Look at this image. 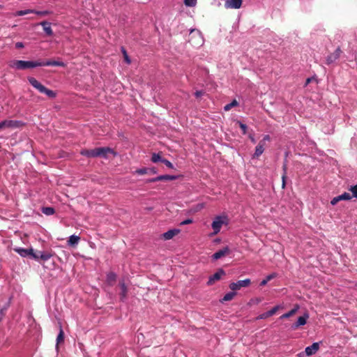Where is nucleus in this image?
Segmentation results:
<instances>
[{
    "mask_svg": "<svg viewBox=\"0 0 357 357\" xmlns=\"http://www.w3.org/2000/svg\"><path fill=\"white\" fill-rule=\"evenodd\" d=\"M144 338V335L142 333H138L137 334V340H138V344L141 346V347H148L149 344H146V343H144L142 341H141V340H142Z\"/></svg>",
    "mask_w": 357,
    "mask_h": 357,
    "instance_id": "nucleus-32",
    "label": "nucleus"
},
{
    "mask_svg": "<svg viewBox=\"0 0 357 357\" xmlns=\"http://www.w3.org/2000/svg\"><path fill=\"white\" fill-rule=\"evenodd\" d=\"M298 309H299V305H296L292 310H291L290 311H289L287 313L283 314L280 317V319H283L289 318L290 317L294 315L296 313V312L298 310Z\"/></svg>",
    "mask_w": 357,
    "mask_h": 357,
    "instance_id": "nucleus-19",
    "label": "nucleus"
},
{
    "mask_svg": "<svg viewBox=\"0 0 357 357\" xmlns=\"http://www.w3.org/2000/svg\"><path fill=\"white\" fill-rule=\"evenodd\" d=\"M310 80H311L310 78H307L306 80V84H309L310 82Z\"/></svg>",
    "mask_w": 357,
    "mask_h": 357,
    "instance_id": "nucleus-51",
    "label": "nucleus"
},
{
    "mask_svg": "<svg viewBox=\"0 0 357 357\" xmlns=\"http://www.w3.org/2000/svg\"><path fill=\"white\" fill-rule=\"evenodd\" d=\"M229 223V219L227 215H217L214 218L211 227L213 230L212 235H216L220 231L222 225H227Z\"/></svg>",
    "mask_w": 357,
    "mask_h": 357,
    "instance_id": "nucleus-3",
    "label": "nucleus"
},
{
    "mask_svg": "<svg viewBox=\"0 0 357 357\" xmlns=\"http://www.w3.org/2000/svg\"><path fill=\"white\" fill-rule=\"evenodd\" d=\"M203 94H204V92H203L202 91H197L195 93V96L197 98H199V97L202 96Z\"/></svg>",
    "mask_w": 357,
    "mask_h": 357,
    "instance_id": "nucleus-44",
    "label": "nucleus"
},
{
    "mask_svg": "<svg viewBox=\"0 0 357 357\" xmlns=\"http://www.w3.org/2000/svg\"><path fill=\"white\" fill-rule=\"evenodd\" d=\"M10 68L15 70H25L28 68H33L39 66H61L64 67L66 64L62 61H22V60H11L8 62Z\"/></svg>",
    "mask_w": 357,
    "mask_h": 357,
    "instance_id": "nucleus-1",
    "label": "nucleus"
},
{
    "mask_svg": "<svg viewBox=\"0 0 357 357\" xmlns=\"http://www.w3.org/2000/svg\"><path fill=\"white\" fill-rule=\"evenodd\" d=\"M242 0H227L225 3L226 8H240L242 5Z\"/></svg>",
    "mask_w": 357,
    "mask_h": 357,
    "instance_id": "nucleus-15",
    "label": "nucleus"
},
{
    "mask_svg": "<svg viewBox=\"0 0 357 357\" xmlns=\"http://www.w3.org/2000/svg\"><path fill=\"white\" fill-rule=\"evenodd\" d=\"M341 52V50L339 47L337 48L333 53L327 56L326 63L329 65L334 63L337 59H339Z\"/></svg>",
    "mask_w": 357,
    "mask_h": 357,
    "instance_id": "nucleus-12",
    "label": "nucleus"
},
{
    "mask_svg": "<svg viewBox=\"0 0 357 357\" xmlns=\"http://www.w3.org/2000/svg\"><path fill=\"white\" fill-rule=\"evenodd\" d=\"M40 25L43 26V30L47 36H52L53 31L51 28V24L50 22L44 21V22H40Z\"/></svg>",
    "mask_w": 357,
    "mask_h": 357,
    "instance_id": "nucleus-18",
    "label": "nucleus"
},
{
    "mask_svg": "<svg viewBox=\"0 0 357 357\" xmlns=\"http://www.w3.org/2000/svg\"><path fill=\"white\" fill-rule=\"evenodd\" d=\"M319 349V343L314 342L311 346L305 348V352L307 356H310L314 354Z\"/></svg>",
    "mask_w": 357,
    "mask_h": 357,
    "instance_id": "nucleus-16",
    "label": "nucleus"
},
{
    "mask_svg": "<svg viewBox=\"0 0 357 357\" xmlns=\"http://www.w3.org/2000/svg\"><path fill=\"white\" fill-rule=\"evenodd\" d=\"M119 287L121 289V298L123 300L124 298H126V292H127V288L123 282L119 283Z\"/></svg>",
    "mask_w": 357,
    "mask_h": 357,
    "instance_id": "nucleus-27",
    "label": "nucleus"
},
{
    "mask_svg": "<svg viewBox=\"0 0 357 357\" xmlns=\"http://www.w3.org/2000/svg\"><path fill=\"white\" fill-rule=\"evenodd\" d=\"M237 123L239 125V127L242 130L243 134H246L248 128L247 126L239 121H237Z\"/></svg>",
    "mask_w": 357,
    "mask_h": 357,
    "instance_id": "nucleus-35",
    "label": "nucleus"
},
{
    "mask_svg": "<svg viewBox=\"0 0 357 357\" xmlns=\"http://www.w3.org/2000/svg\"><path fill=\"white\" fill-rule=\"evenodd\" d=\"M283 169L284 171H286V165H284Z\"/></svg>",
    "mask_w": 357,
    "mask_h": 357,
    "instance_id": "nucleus-52",
    "label": "nucleus"
},
{
    "mask_svg": "<svg viewBox=\"0 0 357 357\" xmlns=\"http://www.w3.org/2000/svg\"><path fill=\"white\" fill-rule=\"evenodd\" d=\"M116 275L115 273L110 272L107 275L106 281L109 285H112L116 281Z\"/></svg>",
    "mask_w": 357,
    "mask_h": 357,
    "instance_id": "nucleus-22",
    "label": "nucleus"
},
{
    "mask_svg": "<svg viewBox=\"0 0 357 357\" xmlns=\"http://www.w3.org/2000/svg\"><path fill=\"white\" fill-rule=\"evenodd\" d=\"M271 140V137L268 135H266L264 136L262 140L259 142L260 144H263L264 146H265L266 142H268Z\"/></svg>",
    "mask_w": 357,
    "mask_h": 357,
    "instance_id": "nucleus-41",
    "label": "nucleus"
},
{
    "mask_svg": "<svg viewBox=\"0 0 357 357\" xmlns=\"http://www.w3.org/2000/svg\"><path fill=\"white\" fill-rule=\"evenodd\" d=\"M285 178H286V173H284V174L282 175V188H284V186H285Z\"/></svg>",
    "mask_w": 357,
    "mask_h": 357,
    "instance_id": "nucleus-47",
    "label": "nucleus"
},
{
    "mask_svg": "<svg viewBox=\"0 0 357 357\" xmlns=\"http://www.w3.org/2000/svg\"><path fill=\"white\" fill-rule=\"evenodd\" d=\"M186 6L193 7L197 4V0H184Z\"/></svg>",
    "mask_w": 357,
    "mask_h": 357,
    "instance_id": "nucleus-33",
    "label": "nucleus"
},
{
    "mask_svg": "<svg viewBox=\"0 0 357 357\" xmlns=\"http://www.w3.org/2000/svg\"><path fill=\"white\" fill-rule=\"evenodd\" d=\"M309 318V314L305 313L303 316L299 317L296 322L292 324L291 328L293 330L297 329L299 326H304L307 323V320Z\"/></svg>",
    "mask_w": 357,
    "mask_h": 357,
    "instance_id": "nucleus-9",
    "label": "nucleus"
},
{
    "mask_svg": "<svg viewBox=\"0 0 357 357\" xmlns=\"http://www.w3.org/2000/svg\"><path fill=\"white\" fill-rule=\"evenodd\" d=\"M52 257V254L49 252H34L33 258L34 259L38 260L41 259L43 261H47Z\"/></svg>",
    "mask_w": 357,
    "mask_h": 357,
    "instance_id": "nucleus-13",
    "label": "nucleus"
},
{
    "mask_svg": "<svg viewBox=\"0 0 357 357\" xmlns=\"http://www.w3.org/2000/svg\"><path fill=\"white\" fill-rule=\"evenodd\" d=\"M164 160V158H162L161 156L160 155V154H158V153H153L152 155L151 160L153 162H162V160Z\"/></svg>",
    "mask_w": 357,
    "mask_h": 357,
    "instance_id": "nucleus-30",
    "label": "nucleus"
},
{
    "mask_svg": "<svg viewBox=\"0 0 357 357\" xmlns=\"http://www.w3.org/2000/svg\"><path fill=\"white\" fill-rule=\"evenodd\" d=\"M79 241V237L78 236L72 235L69 237L68 241V244L70 246H75L78 244Z\"/></svg>",
    "mask_w": 357,
    "mask_h": 357,
    "instance_id": "nucleus-21",
    "label": "nucleus"
},
{
    "mask_svg": "<svg viewBox=\"0 0 357 357\" xmlns=\"http://www.w3.org/2000/svg\"><path fill=\"white\" fill-rule=\"evenodd\" d=\"M156 181H160V180H158V176H157V177H155V178H151V179L147 180V182H149V183H151V182H156Z\"/></svg>",
    "mask_w": 357,
    "mask_h": 357,
    "instance_id": "nucleus-49",
    "label": "nucleus"
},
{
    "mask_svg": "<svg viewBox=\"0 0 357 357\" xmlns=\"http://www.w3.org/2000/svg\"><path fill=\"white\" fill-rule=\"evenodd\" d=\"M230 250L228 246L223 248L222 249L217 251L212 255L213 260H218L229 253Z\"/></svg>",
    "mask_w": 357,
    "mask_h": 357,
    "instance_id": "nucleus-14",
    "label": "nucleus"
},
{
    "mask_svg": "<svg viewBox=\"0 0 357 357\" xmlns=\"http://www.w3.org/2000/svg\"><path fill=\"white\" fill-rule=\"evenodd\" d=\"M282 308H283V305H278L273 307L271 310H268V312H269V314L271 317L273 314H275L278 310H280V309H282Z\"/></svg>",
    "mask_w": 357,
    "mask_h": 357,
    "instance_id": "nucleus-31",
    "label": "nucleus"
},
{
    "mask_svg": "<svg viewBox=\"0 0 357 357\" xmlns=\"http://www.w3.org/2000/svg\"><path fill=\"white\" fill-rule=\"evenodd\" d=\"M42 212L47 215H52L55 213V210L52 207H43Z\"/></svg>",
    "mask_w": 357,
    "mask_h": 357,
    "instance_id": "nucleus-28",
    "label": "nucleus"
},
{
    "mask_svg": "<svg viewBox=\"0 0 357 357\" xmlns=\"http://www.w3.org/2000/svg\"><path fill=\"white\" fill-rule=\"evenodd\" d=\"M189 42L195 47L202 46L204 44L202 33L197 29H192L190 32Z\"/></svg>",
    "mask_w": 357,
    "mask_h": 357,
    "instance_id": "nucleus-5",
    "label": "nucleus"
},
{
    "mask_svg": "<svg viewBox=\"0 0 357 357\" xmlns=\"http://www.w3.org/2000/svg\"><path fill=\"white\" fill-rule=\"evenodd\" d=\"M225 274V272L222 269H219L216 273L211 275L208 282V285H212L215 281L219 280L222 275Z\"/></svg>",
    "mask_w": 357,
    "mask_h": 357,
    "instance_id": "nucleus-10",
    "label": "nucleus"
},
{
    "mask_svg": "<svg viewBox=\"0 0 357 357\" xmlns=\"http://www.w3.org/2000/svg\"><path fill=\"white\" fill-rule=\"evenodd\" d=\"M80 153L88 158H107L108 154H114V151L108 147H99L94 149H84L81 151Z\"/></svg>",
    "mask_w": 357,
    "mask_h": 357,
    "instance_id": "nucleus-2",
    "label": "nucleus"
},
{
    "mask_svg": "<svg viewBox=\"0 0 357 357\" xmlns=\"http://www.w3.org/2000/svg\"><path fill=\"white\" fill-rule=\"evenodd\" d=\"M261 301V298H256L255 299H252L251 302H253L254 303L258 304Z\"/></svg>",
    "mask_w": 357,
    "mask_h": 357,
    "instance_id": "nucleus-45",
    "label": "nucleus"
},
{
    "mask_svg": "<svg viewBox=\"0 0 357 357\" xmlns=\"http://www.w3.org/2000/svg\"><path fill=\"white\" fill-rule=\"evenodd\" d=\"M20 125V122L13 120H5L0 122V130H4L10 128H17Z\"/></svg>",
    "mask_w": 357,
    "mask_h": 357,
    "instance_id": "nucleus-7",
    "label": "nucleus"
},
{
    "mask_svg": "<svg viewBox=\"0 0 357 357\" xmlns=\"http://www.w3.org/2000/svg\"><path fill=\"white\" fill-rule=\"evenodd\" d=\"M13 250L21 257H26L29 256L31 257V258H33L34 252L32 248L26 249L22 248H15Z\"/></svg>",
    "mask_w": 357,
    "mask_h": 357,
    "instance_id": "nucleus-8",
    "label": "nucleus"
},
{
    "mask_svg": "<svg viewBox=\"0 0 357 357\" xmlns=\"http://www.w3.org/2000/svg\"><path fill=\"white\" fill-rule=\"evenodd\" d=\"M33 13H35L38 15H40V16H45V15H48L51 13L50 11L49 10H42V11H38V10H35V12H33Z\"/></svg>",
    "mask_w": 357,
    "mask_h": 357,
    "instance_id": "nucleus-34",
    "label": "nucleus"
},
{
    "mask_svg": "<svg viewBox=\"0 0 357 357\" xmlns=\"http://www.w3.org/2000/svg\"><path fill=\"white\" fill-rule=\"evenodd\" d=\"M7 310V307H5L0 310V321L2 319L5 314V311Z\"/></svg>",
    "mask_w": 357,
    "mask_h": 357,
    "instance_id": "nucleus-43",
    "label": "nucleus"
},
{
    "mask_svg": "<svg viewBox=\"0 0 357 357\" xmlns=\"http://www.w3.org/2000/svg\"><path fill=\"white\" fill-rule=\"evenodd\" d=\"M236 294V292H234V291L228 292L224 296V297L220 300V301L223 303L225 301H231L234 298Z\"/></svg>",
    "mask_w": 357,
    "mask_h": 357,
    "instance_id": "nucleus-23",
    "label": "nucleus"
},
{
    "mask_svg": "<svg viewBox=\"0 0 357 357\" xmlns=\"http://www.w3.org/2000/svg\"><path fill=\"white\" fill-rule=\"evenodd\" d=\"M238 102L236 100H234L233 101H231L230 103L229 104H227L225 107H224V110L225 111H229L230 110L232 107H236L238 105Z\"/></svg>",
    "mask_w": 357,
    "mask_h": 357,
    "instance_id": "nucleus-29",
    "label": "nucleus"
},
{
    "mask_svg": "<svg viewBox=\"0 0 357 357\" xmlns=\"http://www.w3.org/2000/svg\"><path fill=\"white\" fill-rule=\"evenodd\" d=\"M269 317H271V315L269 314V312L267 311L266 312H264V313L259 314L257 317V319H265Z\"/></svg>",
    "mask_w": 357,
    "mask_h": 357,
    "instance_id": "nucleus-38",
    "label": "nucleus"
},
{
    "mask_svg": "<svg viewBox=\"0 0 357 357\" xmlns=\"http://www.w3.org/2000/svg\"><path fill=\"white\" fill-rule=\"evenodd\" d=\"M178 178L177 176L172 175H160L158 176V179L160 181H173Z\"/></svg>",
    "mask_w": 357,
    "mask_h": 357,
    "instance_id": "nucleus-25",
    "label": "nucleus"
},
{
    "mask_svg": "<svg viewBox=\"0 0 357 357\" xmlns=\"http://www.w3.org/2000/svg\"><path fill=\"white\" fill-rule=\"evenodd\" d=\"M28 81L30 83V84L36 89L39 92L42 93H45L50 98H54L56 96L55 92L53 91L47 89L45 86H43L40 82H39L34 77H28Z\"/></svg>",
    "mask_w": 357,
    "mask_h": 357,
    "instance_id": "nucleus-4",
    "label": "nucleus"
},
{
    "mask_svg": "<svg viewBox=\"0 0 357 357\" xmlns=\"http://www.w3.org/2000/svg\"><path fill=\"white\" fill-rule=\"evenodd\" d=\"M192 222V219H186L181 222V225H185L188 224H191Z\"/></svg>",
    "mask_w": 357,
    "mask_h": 357,
    "instance_id": "nucleus-42",
    "label": "nucleus"
},
{
    "mask_svg": "<svg viewBox=\"0 0 357 357\" xmlns=\"http://www.w3.org/2000/svg\"><path fill=\"white\" fill-rule=\"evenodd\" d=\"M179 232L180 230L177 229H169L167 231L162 234V238L164 240H170Z\"/></svg>",
    "mask_w": 357,
    "mask_h": 357,
    "instance_id": "nucleus-17",
    "label": "nucleus"
},
{
    "mask_svg": "<svg viewBox=\"0 0 357 357\" xmlns=\"http://www.w3.org/2000/svg\"><path fill=\"white\" fill-rule=\"evenodd\" d=\"M249 138L250 139V140H251V142H252V143H254V144H255V143H256V140H255V137H254L253 136L250 135V136H249Z\"/></svg>",
    "mask_w": 357,
    "mask_h": 357,
    "instance_id": "nucleus-50",
    "label": "nucleus"
},
{
    "mask_svg": "<svg viewBox=\"0 0 357 357\" xmlns=\"http://www.w3.org/2000/svg\"><path fill=\"white\" fill-rule=\"evenodd\" d=\"M137 172L139 174H146L147 172V169H138Z\"/></svg>",
    "mask_w": 357,
    "mask_h": 357,
    "instance_id": "nucleus-46",
    "label": "nucleus"
},
{
    "mask_svg": "<svg viewBox=\"0 0 357 357\" xmlns=\"http://www.w3.org/2000/svg\"><path fill=\"white\" fill-rule=\"evenodd\" d=\"M33 12H35V10L31 9L18 10L15 13V16H23L27 14L33 13Z\"/></svg>",
    "mask_w": 357,
    "mask_h": 357,
    "instance_id": "nucleus-26",
    "label": "nucleus"
},
{
    "mask_svg": "<svg viewBox=\"0 0 357 357\" xmlns=\"http://www.w3.org/2000/svg\"><path fill=\"white\" fill-rule=\"evenodd\" d=\"M162 162L164 163L169 168L174 169V167L173 164L167 159H164L163 160H162Z\"/></svg>",
    "mask_w": 357,
    "mask_h": 357,
    "instance_id": "nucleus-40",
    "label": "nucleus"
},
{
    "mask_svg": "<svg viewBox=\"0 0 357 357\" xmlns=\"http://www.w3.org/2000/svg\"><path fill=\"white\" fill-rule=\"evenodd\" d=\"M351 197H352L350 195V193H349V192H344L343 194L333 198L332 200L331 201V205L335 206L340 201H342V200H349V199H351Z\"/></svg>",
    "mask_w": 357,
    "mask_h": 357,
    "instance_id": "nucleus-11",
    "label": "nucleus"
},
{
    "mask_svg": "<svg viewBox=\"0 0 357 357\" xmlns=\"http://www.w3.org/2000/svg\"><path fill=\"white\" fill-rule=\"evenodd\" d=\"M277 276L276 273H273L266 276L265 279L261 281L260 286L263 287L267 284L268 282L275 278Z\"/></svg>",
    "mask_w": 357,
    "mask_h": 357,
    "instance_id": "nucleus-24",
    "label": "nucleus"
},
{
    "mask_svg": "<svg viewBox=\"0 0 357 357\" xmlns=\"http://www.w3.org/2000/svg\"><path fill=\"white\" fill-rule=\"evenodd\" d=\"M15 47L17 48H22L24 47V44L22 43V42H17L16 44H15Z\"/></svg>",
    "mask_w": 357,
    "mask_h": 357,
    "instance_id": "nucleus-48",
    "label": "nucleus"
},
{
    "mask_svg": "<svg viewBox=\"0 0 357 357\" xmlns=\"http://www.w3.org/2000/svg\"><path fill=\"white\" fill-rule=\"evenodd\" d=\"M264 146L263 144L259 143V144L255 148V152L253 155L254 158L259 157L264 151Z\"/></svg>",
    "mask_w": 357,
    "mask_h": 357,
    "instance_id": "nucleus-20",
    "label": "nucleus"
},
{
    "mask_svg": "<svg viewBox=\"0 0 357 357\" xmlns=\"http://www.w3.org/2000/svg\"><path fill=\"white\" fill-rule=\"evenodd\" d=\"M349 190L352 192L353 197L357 198V185L351 186Z\"/></svg>",
    "mask_w": 357,
    "mask_h": 357,
    "instance_id": "nucleus-37",
    "label": "nucleus"
},
{
    "mask_svg": "<svg viewBox=\"0 0 357 357\" xmlns=\"http://www.w3.org/2000/svg\"><path fill=\"white\" fill-rule=\"evenodd\" d=\"M63 339H64V334H63V331H62V329L60 330V332L57 336V338H56V342H57V344L63 341Z\"/></svg>",
    "mask_w": 357,
    "mask_h": 357,
    "instance_id": "nucleus-36",
    "label": "nucleus"
},
{
    "mask_svg": "<svg viewBox=\"0 0 357 357\" xmlns=\"http://www.w3.org/2000/svg\"><path fill=\"white\" fill-rule=\"evenodd\" d=\"M251 283V280L248 278L243 280H238L235 282H231L229 284V289L231 291H235L241 289L242 287H248Z\"/></svg>",
    "mask_w": 357,
    "mask_h": 357,
    "instance_id": "nucleus-6",
    "label": "nucleus"
},
{
    "mask_svg": "<svg viewBox=\"0 0 357 357\" xmlns=\"http://www.w3.org/2000/svg\"><path fill=\"white\" fill-rule=\"evenodd\" d=\"M121 49H122V52H123V56H124L125 61H126V63H131V60L128 57L126 51L125 50V49L123 47H122Z\"/></svg>",
    "mask_w": 357,
    "mask_h": 357,
    "instance_id": "nucleus-39",
    "label": "nucleus"
}]
</instances>
